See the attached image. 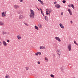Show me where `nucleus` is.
<instances>
[{
    "label": "nucleus",
    "mask_w": 78,
    "mask_h": 78,
    "mask_svg": "<svg viewBox=\"0 0 78 78\" xmlns=\"http://www.w3.org/2000/svg\"><path fill=\"white\" fill-rule=\"evenodd\" d=\"M30 14L29 15L30 19H34V11L32 10L31 9L30 10Z\"/></svg>",
    "instance_id": "f257e3e1"
},
{
    "label": "nucleus",
    "mask_w": 78,
    "mask_h": 78,
    "mask_svg": "<svg viewBox=\"0 0 78 78\" xmlns=\"http://www.w3.org/2000/svg\"><path fill=\"white\" fill-rule=\"evenodd\" d=\"M72 47V45L71 44H69L68 45V49L69 51H71L72 50V49L71 48Z\"/></svg>",
    "instance_id": "f03ea898"
},
{
    "label": "nucleus",
    "mask_w": 78,
    "mask_h": 78,
    "mask_svg": "<svg viewBox=\"0 0 78 78\" xmlns=\"http://www.w3.org/2000/svg\"><path fill=\"white\" fill-rule=\"evenodd\" d=\"M13 7L15 9H18V8H19V7H20V6H19V5H14Z\"/></svg>",
    "instance_id": "7ed1b4c3"
},
{
    "label": "nucleus",
    "mask_w": 78,
    "mask_h": 78,
    "mask_svg": "<svg viewBox=\"0 0 78 78\" xmlns=\"http://www.w3.org/2000/svg\"><path fill=\"white\" fill-rule=\"evenodd\" d=\"M55 38L56 39V40L58 41V42H61V39H60L59 37H55Z\"/></svg>",
    "instance_id": "20e7f679"
},
{
    "label": "nucleus",
    "mask_w": 78,
    "mask_h": 78,
    "mask_svg": "<svg viewBox=\"0 0 78 78\" xmlns=\"http://www.w3.org/2000/svg\"><path fill=\"white\" fill-rule=\"evenodd\" d=\"M46 49V48H45V47L43 46H41L40 47V50H44Z\"/></svg>",
    "instance_id": "39448f33"
},
{
    "label": "nucleus",
    "mask_w": 78,
    "mask_h": 78,
    "mask_svg": "<svg viewBox=\"0 0 78 78\" xmlns=\"http://www.w3.org/2000/svg\"><path fill=\"white\" fill-rule=\"evenodd\" d=\"M2 44L5 47H6V46H7V44L6 43V42L5 41H3L2 42Z\"/></svg>",
    "instance_id": "423d86ee"
},
{
    "label": "nucleus",
    "mask_w": 78,
    "mask_h": 78,
    "mask_svg": "<svg viewBox=\"0 0 78 78\" xmlns=\"http://www.w3.org/2000/svg\"><path fill=\"white\" fill-rule=\"evenodd\" d=\"M2 17H6V14L5 13V12H3L1 14Z\"/></svg>",
    "instance_id": "0eeeda50"
},
{
    "label": "nucleus",
    "mask_w": 78,
    "mask_h": 78,
    "mask_svg": "<svg viewBox=\"0 0 78 78\" xmlns=\"http://www.w3.org/2000/svg\"><path fill=\"white\" fill-rule=\"evenodd\" d=\"M59 26H60V27L61 28H62V29L64 28V25H63L61 23H60Z\"/></svg>",
    "instance_id": "6e6552de"
},
{
    "label": "nucleus",
    "mask_w": 78,
    "mask_h": 78,
    "mask_svg": "<svg viewBox=\"0 0 78 78\" xmlns=\"http://www.w3.org/2000/svg\"><path fill=\"white\" fill-rule=\"evenodd\" d=\"M44 19L47 21L48 22V17L47 16H44Z\"/></svg>",
    "instance_id": "1a4fd4ad"
},
{
    "label": "nucleus",
    "mask_w": 78,
    "mask_h": 78,
    "mask_svg": "<svg viewBox=\"0 0 78 78\" xmlns=\"http://www.w3.org/2000/svg\"><path fill=\"white\" fill-rule=\"evenodd\" d=\"M55 7L57 8H59L61 7V5L59 4H56L55 5Z\"/></svg>",
    "instance_id": "9d476101"
},
{
    "label": "nucleus",
    "mask_w": 78,
    "mask_h": 78,
    "mask_svg": "<svg viewBox=\"0 0 78 78\" xmlns=\"http://www.w3.org/2000/svg\"><path fill=\"white\" fill-rule=\"evenodd\" d=\"M23 15H20L19 16V19H20L21 20H22V19H23Z\"/></svg>",
    "instance_id": "9b49d317"
},
{
    "label": "nucleus",
    "mask_w": 78,
    "mask_h": 78,
    "mask_svg": "<svg viewBox=\"0 0 78 78\" xmlns=\"http://www.w3.org/2000/svg\"><path fill=\"white\" fill-rule=\"evenodd\" d=\"M5 25V23H4V22L3 21H0V25H2L3 26Z\"/></svg>",
    "instance_id": "f8f14e48"
},
{
    "label": "nucleus",
    "mask_w": 78,
    "mask_h": 78,
    "mask_svg": "<svg viewBox=\"0 0 78 78\" xmlns=\"http://www.w3.org/2000/svg\"><path fill=\"white\" fill-rule=\"evenodd\" d=\"M38 26L40 28H42V25L41 23L38 24Z\"/></svg>",
    "instance_id": "ddd939ff"
},
{
    "label": "nucleus",
    "mask_w": 78,
    "mask_h": 78,
    "mask_svg": "<svg viewBox=\"0 0 78 78\" xmlns=\"http://www.w3.org/2000/svg\"><path fill=\"white\" fill-rule=\"evenodd\" d=\"M57 53L58 55L59 56L60 55H61V51H60V50H57Z\"/></svg>",
    "instance_id": "4468645a"
},
{
    "label": "nucleus",
    "mask_w": 78,
    "mask_h": 78,
    "mask_svg": "<svg viewBox=\"0 0 78 78\" xmlns=\"http://www.w3.org/2000/svg\"><path fill=\"white\" fill-rule=\"evenodd\" d=\"M23 13V12L20 10H19L18 12V13L19 14H22Z\"/></svg>",
    "instance_id": "2eb2a0df"
},
{
    "label": "nucleus",
    "mask_w": 78,
    "mask_h": 78,
    "mask_svg": "<svg viewBox=\"0 0 78 78\" xmlns=\"http://www.w3.org/2000/svg\"><path fill=\"white\" fill-rule=\"evenodd\" d=\"M46 15H48V9H47L46 10Z\"/></svg>",
    "instance_id": "dca6fc26"
},
{
    "label": "nucleus",
    "mask_w": 78,
    "mask_h": 78,
    "mask_svg": "<svg viewBox=\"0 0 78 78\" xmlns=\"http://www.w3.org/2000/svg\"><path fill=\"white\" fill-rule=\"evenodd\" d=\"M38 2H40L42 5H44V2L41 0H37Z\"/></svg>",
    "instance_id": "f3484780"
},
{
    "label": "nucleus",
    "mask_w": 78,
    "mask_h": 78,
    "mask_svg": "<svg viewBox=\"0 0 78 78\" xmlns=\"http://www.w3.org/2000/svg\"><path fill=\"white\" fill-rule=\"evenodd\" d=\"M71 6L73 9H75V6H74V5H73V4H71Z\"/></svg>",
    "instance_id": "a211bd4d"
},
{
    "label": "nucleus",
    "mask_w": 78,
    "mask_h": 78,
    "mask_svg": "<svg viewBox=\"0 0 78 78\" xmlns=\"http://www.w3.org/2000/svg\"><path fill=\"white\" fill-rule=\"evenodd\" d=\"M17 38L19 40H20V39H21V37L20 35H18L17 36Z\"/></svg>",
    "instance_id": "6ab92c4d"
},
{
    "label": "nucleus",
    "mask_w": 78,
    "mask_h": 78,
    "mask_svg": "<svg viewBox=\"0 0 78 78\" xmlns=\"http://www.w3.org/2000/svg\"><path fill=\"white\" fill-rule=\"evenodd\" d=\"M35 28L36 29V30H37L39 29V28H38V27L37 26H34Z\"/></svg>",
    "instance_id": "aec40b11"
},
{
    "label": "nucleus",
    "mask_w": 78,
    "mask_h": 78,
    "mask_svg": "<svg viewBox=\"0 0 78 78\" xmlns=\"http://www.w3.org/2000/svg\"><path fill=\"white\" fill-rule=\"evenodd\" d=\"M6 32L4 31H2V34H3V35H4V34H6Z\"/></svg>",
    "instance_id": "412c9836"
},
{
    "label": "nucleus",
    "mask_w": 78,
    "mask_h": 78,
    "mask_svg": "<svg viewBox=\"0 0 78 78\" xmlns=\"http://www.w3.org/2000/svg\"><path fill=\"white\" fill-rule=\"evenodd\" d=\"M50 76L51 78H55V76H54V75H53V74H51Z\"/></svg>",
    "instance_id": "4be33fe9"
},
{
    "label": "nucleus",
    "mask_w": 78,
    "mask_h": 78,
    "mask_svg": "<svg viewBox=\"0 0 78 78\" xmlns=\"http://www.w3.org/2000/svg\"><path fill=\"white\" fill-rule=\"evenodd\" d=\"M25 69L26 70H30V68L28 67H26Z\"/></svg>",
    "instance_id": "5701e85b"
},
{
    "label": "nucleus",
    "mask_w": 78,
    "mask_h": 78,
    "mask_svg": "<svg viewBox=\"0 0 78 78\" xmlns=\"http://www.w3.org/2000/svg\"><path fill=\"white\" fill-rule=\"evenodd\" d=\"M48 12L49 13L51 12L52 10L51 9H48Z\"/></svg>",
    "instance_id": "b1692460"
},
{
    "label": "nucleus",
    "mask_w": 78,
    "mask_h": 78,
    "mask_svg": "<svg viewBox=\"0 0 78 78\" xmlns=\"http://www.w3.org/2000/svg\"><path fill=\"white\" fill-rule=\"evenodd\" d=\"M44 59L47 61V62H48V58H47L45 57L44 58Z\"/></svg>",
    "instance_id": "393cba45"
},
{
    "label": "nucleus",
    "mask_w": 78,
    "mask_h": 78,
    "mask_svg": "<svg viewBox=\"0 0 78 78\" xmlns=\"http://www.w3.org/2000/svg\"><path fill=\"white\" fill-rule=\"evenodd\" d=\"M64 67H62L61 68V69L62 70V71L64 70Z\"/></svg>",
    "instance_id": "a878e982"
},
{
    "label": "nucleus",
    "mask_w": 78,
    "mask_h": 78,
    "mask_svg": "<svg viewBox=\"0 0 78 78\" xmlns=\"http://www.w3.org/2000/svg\"><path fill=\"white\" fill-rule=\"evenodd\" d=\"M24 24H25L26 25V26H28V23H24Z\"/></svg>",
    "instance_id": "bb28decb"
},
{
    "label": "nucleus",
    "mask_w": 78,
    "mask_h": 78,
    "mask_svg": "<svg viewBox=\"0 0 78 78\" xmlns=\"http://www.w3.org/2000/svg\"><path fill=\"white\" fill-rule=\"evenodd\" d=\"M9 78V75H7L5 76V78Z\"/></svg>",
    "instance_id": "cd10ccee"
},
{
    "label": "nucleus",
    "mask_w": 78,
    "mask_h": 78,
    "mask_svg": "<svg viewBox=\"0 0 78 78\" xmlns=\"http://www.w3.org/2000/svg\"><path fill=\"white\" fill-rule=\"evenodd\" d=\"M74 43H75V44H76V45H78V44H77L76 42V41H74Z\"/></svg>",
    "instance_id": "c85d7f7f"
},
{
    "label": "nucleus",
    "mask_w": 78,
    "mask_h": 78,
    "mask_svg": "<svg viewBox=\"0 0 78 78\" xmlns=\"http://www.w3.org/2000/svg\"><path fill=\"white\" fill-rule=\"evenodd\" d=\"M41 13L42 14V15L43 16H44V13H43V12L42 11H41Z\"/></svg>",
    "instance_id": "c756f323"
},
{
    "label": "nucleus",
    "mask_w": 78,
    "mask_h": 78,
    "mask_svg": "<svg viewBox=\"0 0 78 78\" xmlns=\"http://www.w3.org/2000/svg\"><path fill=\"white\" fill-rule=\"evenodd\" d=\"M38 52L35 53V55H36V56H38Z\"/></svg>",
    "instance_id": "7c9ffc66"
},
{
    "label": "nucleus",
    "mask_w": 78,
    "mask_h": 78,
    "mask_svg": "<svg viewBox=\"0 0 78 78\" xmlns=\"http://www.w3.org/2000/svg\"><path fill=\"white\" fill-rule=\"evenodd\" d=\"M69 13L70 14V15H72V11H71V12H70Z\"/></svg>",
    "instance_id": "2f4dec72"
},
{
    "label": "nucleus",
    "mask_w": 78,
    "mask_h": 78,
    "mask_svg": "<svg viewBox=\"0 0 78 78\" xmlns=\"http://www.w3.org/2000/svg\"><path fill=\"white\" fill-rule=\"evenodd\" d=\"M68 11H69V12H71V10L70 9H68Z\"/></svg>",
    "instance_id": "473e14b6"
},
{
    "label": "nucleus",
    "mask_w": 78,
    "mask_h": 78,
    "mask_svg": "<svg viewBox=\"0 0 78 78\" xmlns=\"http://www.w3.org/2000/svg\"><path fill=\"white\" fill-rule=\"evenodd\" d=\"M2 45V42L0 41V46H1Z\"/></svg>",
    "instance_id": "72a5a7b5"
},
{
    "label": "nucleus",
    "mask_w": 78,
    "mask_h": 78,
    "mask_svg": "<svg viewBox=\"0 0 78 78\" xmlns=\"http://www.w3.org/2000/svg\"><path fill=\"white\" fill-rule=\"evenodd\" d=\"M66 2V0H63V1H62L63 3H65Z\"/></svg>",
    "instance_id": "f704fd0d"
},
{
    "label": "nucleus",
    "mask_w": 78,
    "mask_h": 78,
    "mask_svg": "<svg viewBox=\"0 0 78 78\" xmlns=\"http://www.w3.org/2000/svg\"><path fill=\"white\" fill-rule=\"evenodd\" d=\"M20 2H23V0H20Z\"/></svg>",
    "instance_id": "c9c22d12"
},
{
    "label": "nucleus",
    "mask_w": 78,
    "mask_h": 78,
    "mask_svg": "<svg viewBox=\"0 0 78 78\" xmlns=\"http://www.w3.org/2000/svg\"><path fill=\"white\" fill-rule=\"evenodd\" d=\"M68 6L70 7V6H71V5L69 4V5H68Z\"/></svg>",
    "instance_id": "e433bc0d"
},
{
    "label": "nucleus",
    "mask_w": 78,
    "mask_h": 78,
    "mask_svg": "<svg viewBox=\"0 0 78 78\" xmlns=\"http://www.w3.org/2000/svg\"><path fill=\"white\" fill-rule=\"evenodd\" d=\"M38 55H41V52H38Z\"/></svg>",
    "instance_id": "4c0bfd02"
},
{
    "label": "nucleus",
    "mask_w": 78,
    "mask_h": 78,
    "mask_svg": "<svg viewBox=\"0 0 78 78\" xmlns=\"http://www.w3.org/2000/svg\"><path fill=\"white\" fill-rule=\"evenodd\" d=\"M37 63H38V64H40V62L38 61L37 62Z\"/></svg>",
    "instance_id": "58836bf2"
},
{
    "label": "nucleus",
    "mask_w": 78,
    "mask_h": 78,
    "mask_svg": "<svg viewBox=\"0 0 78 78\" xmlns=\"http://www.w3.org/2000/svg\"><path fill=\"white\" fill-rule=\"evenodd\" d=\"M40 10H41V11H42V9H41V8H40Z\"/></svg>",
    "instance_id": "ea45409f"
},
{
    "label": "nucleus",
    "mask_w": 78,
    "mask_h": 78,
    "mask_svg": "<svg viewBox=\"0 0 78 78\" xmlns=\"http://www.w3.org/2000/svg\"><path fill=\"white\" fill-rule=\"evenodd\" d=\"M56 3H57L56 2H55L54 3V4H56Z\"/></svg>",
    "instance_id": "a19ab883"
},
{
    "label": "nucleus",
    "mask_w": 78,
    "mask_h": 78,
    "mask_svg": "<svg viewBox=\"0 0 78 78\" xmlns=\"http://www.w3.org/2000/svg\"><path fill=\"white\" fill-rule=\"evenodd\" d=\"M7 42H9V40H7Z\"/></svg>",
    "instance_id": "79ce46f5"
},
{
    "label": "nucleus",
    "mask_w": 78,
    "mask_h": 78,
    "mask_svg": "<svg viewBox=\"0 0 78 78\" xmlns=\"http://www.w3.org/2000/svg\"><path fill=\"white\" fill-rule=\"evenodd\" d=\"M70 22H71V23H73V22H72V21H71Z\"/></svg>",
    "instance_id": "37998d69"
},
{
    "label": "nucleus",
    "mask_w": 78,
    "mask_h": 78,
    "mask_svg": "<svg viewBox=\"0 0 78 78\" xmlns=\"http://www.w3.org/2000/svg\"><path fill=\"white\" fill-rule=\"evenodd\" d=\"M48 15H49V16H50V13H48Z\"/></svg>",
    "instance_id": "c03bdc74"
},
{
    "label": "nucleus",
    "mask_w": 78,
    "mask_h": 78,
    "mask_svg": "<svg viewBox=\"0 0 78 78\" xmlns=\"http://www.w3.org/2000/svg\"><path fill=\"white\" fill-rule=\"evenodd\" d=\"M63 14V13L62 12V13H61V15H62Z\"/></svg>",
    "instance_id": "a18cd8bd"
},
{
    "label": "nucleus",
    "mask_w": 78,
    "mask_h": 78,
    "mask_svg": "<svg viewBox=\"0 0 78 78\" xmlns=\"http://www.w3.org/2000/svg\"><path fill=\"white\" fill-rule=\"evenodd\" d=\"M6 11H5V12H4L5 14H6Z\"/></svg>",
    "instance_id": "49530a36"
},
{
    "label": "nucleus",
    "mask_w": 78,
    "mask_h": 78,
    "mask_svg": "<svg viewBox=\"0 0 78 78\" xmlns=\"http://www.w3.org/2000/svg\"><path fill=\"white\" fill-rule=\"evenodd\" d=\"M37 9H38V10H39V9H38V8H37Z\"/></svg>",
    "instance_id": "de8ad7c7"
}]
</instances>
